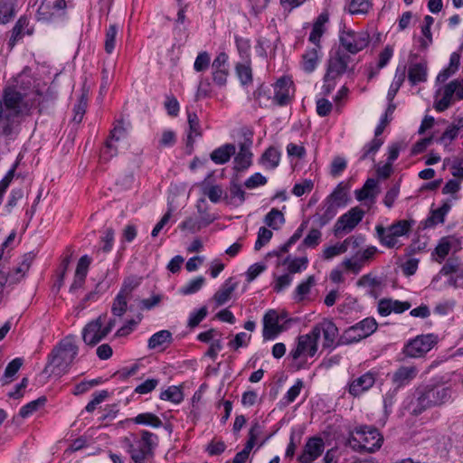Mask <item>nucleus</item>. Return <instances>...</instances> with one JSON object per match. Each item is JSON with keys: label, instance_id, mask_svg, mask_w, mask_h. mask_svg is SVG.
I'll return each mask as SVG.
<instances>
[{"label": "nucleus", "instance_id": "obj_1", "mask_svg": "<svg viewBox=\"0 0 463 463\" xmlns=\"http://www.w3.org/2000/svg\"><path fill=\"white\" fill-rule=\"evenodd\" d=\"M452 393L451 387L442 383L421 385L415 391V401L411 402V412L419 415L427 409L439 407L451 399Z\"/></svg>", "mask_w": 463, "mask_h": 463}, {"label": "nucleus", "instance_id": "obj_2", "mask_svg": "<svg viewBox=\"0 0 463 463\" xmlns=\"http://www.w3.org/2000/svg\"><path fill=\"white\" fill-rule=\"evenodd\" d=\"M78 352L79 348L75 344V336L68 335L64 337L49 354L48 363L43 372L57 376L65 374Z\"/></svg>", "mask_w": 463, "mask_h": 463}, {"label": "nucleus", "instance_id": "obj_3", "mask_svg": "<svg viewBox=\"0 0 463 463\" xmlns=\"http://www.w3.org/2000/svg\"><path fill=\"white\" fill-rule=\"evenodd\" d=\"M139 439L135 438L133 442L126 439L128 444V452L130 454L134 463H145L146 458L152 454L154 448L156 446L157 436L147 430L140 432Z\"/></svg>", "mask_w": 463, "mask_h": 463}, {"label": "nucleus", "instance_id": "obj_4", "mask_svg": "<svg viewBox=\"0 0 463 463\" xmlns=\"http://www.w3.org/2000/svg\"><path fill=\"white\" fill-rule=\"evenodd\" d=\"M318 339V328H312L310 333L298 336L297 346L290 351L289 356L293 360H298L304 354L313 357L317 351Z\"/></svg>", "mask_w": 463, "mask_h": 463}, {"label": "nucleus", "instance_id": "obj_5", "mask_svg": "<svg viewBox=\"0 0 463 463\" xmlns=\"http://www.w3.org/2000/svg\"><path fill=\"white\" fill-rule=\"evenodd\" d=\"M437 344V336L432 334L421 335L410 341L404 347L403 353L412 358L425 355Z\"/></svg>", "mask_w": 463, "mask_h": 463}, {"label": "nucleus", "instance_id": "obj_6", "mask_svg": "<svg viewBox=\"0 0 463 463\" xmlns=\"http://www.w3.org/2000/svg\"><path fill=\"white\" fill-rule=\"evenodd\" d=\"M370 42L368 33L348 31L340 35L341 45L350 53L355 54L364 50Z\"/></svg>", "mask_w": 463, "mask_h": 463}, {"label": "nucleus", "instance_id": "obj_7", "mask_svg": "<svg viewBox=\"0 0 463 463\" xmlns=\"http://www.w3.org/2000/svg\"><path fill=\"white\" fill-rule=\"evenodd\" d=\"M378 324L373 317H366L355 325L348 327L345 335L348 342H358L370 336L377 329Z\"/></svg>", "mask_w": 463, "mask_h": 463}, {"label": "nucleus", "instance_id": "obj_8", "mask_svg": "<svg viewBox=\"0 0 463 463\" xmlns=\"http://www.w3.org/2000/svg\"><path fill=\"white\" fill-rule=\"evenodd\" d=\"M351 57L348 54L335 52L327 61L326 71L324 76V81L335 80L336 78L344 74L348 68Z\"/></svg>", "mask_w": 463, "mask_h": 463}, {"label": "nucleus", "instance_id": "obj_9", "mask_svg": "<svg viewBox=\"0 0 463 463\" xmlns=\"http://www.w3.org/2000/svg\"><path fill=\"white\" fill-rule=\"evenodd\" d=\"M364 211L358 206L351 208L339 217L335 224V233L350 232L363 220Z\"/></svg>", "mask_w": 463, "mask_h": 463}, {"label": "nucleus", "instance_id": "obj_10", "mask_svg": "<svg viewBox=\"0 0 463 463\" xmlns=\"http://www.w3.org/2000/svg\"><path fill=\"white\" fill-rule=\"evenodd\" d=\"M354 434L362 439V447L364 451L373 453L380 449L383 443V437L376 428L363 426L356 428Z\"/></svg>", "mask_w": 463, "mask_h": 463}, {"label": "nucleus", "instance_id": "obj_11", "mask_svg": "<svg viewBox=\"0 0 463 463\" xmlns=\"http://www.w3.org/2000/svg\"><path fill=\"white\" fill-rule=\"evenodd\" d=\"M137 285V283L132 279L124 282L112 303L111 312L114 316L121 317L125 314L128 309V301L131 298L132 292Z\"/></svg>", "mask_w": 463, "mask_h": 463}, {"label": "nucleus", "instance_id": "obj_12", "mask_svg": "<svg viewBox=\"0 0 463 463\" xmlns=\"http://www.w3.org/2000/svg\"><path fill=\"white\" fill-rule=\"evenodd\" d=\"M103 321L104 317L99 316L83 327L82 340L86 345L94 346L107 336V335L103 333Z\"/></svg>", "mask_w": 463, "mask_h": 463}, {"label": "nucleus", "instance_id": "obj_13", "mask_svg": "<svg viewBox=\"0 0 463 463\" xmlns=\"http://www.w3.org/2000/svg\"><path fill=\"white\" fill-rule=\"evenodd\" d=\"M279 314L274 309L269 310L264 315L262 331L264 340H272L284 331V326L279 325Z\"/></svg>", "mask_w": 463, "mask_h": 463}, {"label": "nucleus", "instance_id": "obj_14", "mask_svg": "<svg viewBox=\"0 0 463 463\" xmlns=\"http://www.w3.org/2000/svg\"><path fill=\"white\" fill-rule=\"evenodd\" d=\"M292 80L288 77H281L273 86L274 96L271 102L278 106H285L291 99Z\"/></svg>", "mask_w": 463, "mask_h": 463}, {"label": "nucleus", "instance_id": "obj_15", "mask_svg": "<svg viewBox=\"0 0 463 463\" xmlns=\"http://www.w3.org/2000/svg\"><path fill=\"white\" fill-rule=\"evenodd\" d=\"M324 448L325 444L321 438L312 437L307 441L304 450L298 459L301 463H310L321 456Z\"/></svg>", "mask_w": 463, "mask_h": 463}, {"label": "nucleus", "instance_id": "obj_16", "mask_svg": "<svg viewBox=\"0 0 463 463\" xmlns=\"http://www.w3.org/2000/svg\"><path fill=\"white\" fill-rule=\"evenodd\" d=\"M66 7L65 0H43L37 11L38 20L51 21Z\"/></svg>", "mask_w": 463, "mask_h": 463}, {"label": "nucleus", "instance_id": "obj_17", "mask_svg": "<svg viewBox=\"0 0 463 463\" xmlns=\"http://www.w3.org/2000/svg\"><path fill=\"white\" fill-rule=\"evenodd\" d=\"M252 141L250 138L245 139L240 144V151L234 158V168L238 171L245 170L251 165L252 153L250 146Z\"/></svg>", "mask_w": 463, "mask_h": 463}, {"label": "nucleus", "instance_id": "obj_18", "mask_svg": "<svg viewBox=\"0 0 463 463\" xmlns=\"http://www.w3.org/2000/svg\"><path fill=\"white\" fill-rule=\"evenodd\" d=\"M375 383V376L373 373H365L354 380L349 385V392L353 396H359L369 390Z\"/></svg>", "mask_w": 463, "mask_h": 463}, {"label": "nucleus", "instance_id": "obj_19", "mask_svg": "<svg viewBox=\"0 0 463 463\" xmlns=\"http://www.w3.org/2000/svg\"><path fill=\"white\" fill-rule=\"evenodd\" d=\"M18 116L14 110L7 109L0 102V135L8 136L12 134L14 127L17 122Z\"/></svg>", "mask_w": 463, "mask_h": 463}, {"label": "nucleus", "instance_id": "obj_20", "mask_svg": "<svg viewBox=\"0 0 463 463\" xmlns=\"http://www.w3.org/2000/svg\"><path fill=\"white\" fill-rule=\"evenodd\" d=\"M33 29L29 27V19L27 16H21L12 30V35L9 39L8 45L13 48L16 42L22 39L25 34L31 35Z\"/></svg>", "mask_w": 463, "mask_h": 463}, {"label": "nucleus", "instance_id": "obj_21", "mask_svg": "<svg viewBox=\"0 0 463 463\" xmlns=\"http://www.w3.org/2000/svg\"><path fill=\"white\" fill-rule=\"evenodd\" d=\"M418 372L415 366H401L393 373L392 383L398 387L404 386L417 376Z\"/></svg>", "mask_w": 463, "mask_h": 463}, {"label": "nucleus", "instance_id": "obj_22", "mask_svg": "<svg viewBox=\"0 0 463 463\" xmlns=\"http://www.w3.org/2000/svg\"><path fill=\"white\" fill-rule=\"evenodd\" d=\"M313 328H318L319 336L321 335V333H323L324 347H331L334 345L335 340L338 335V328L332 321H324L323 323L315 326Z\"/></svg>", "mask_w": 463, "mask_h": 463}, {"label": "nucleus", "instance_id": "obj_23", "mask_svg": "<svg viewBox=\"0 0 463 463\" xmlns=\"http://www.w3.org/2000/svg\"><path fill=\"white\" fill-rule=\"evenodd\" d=\"M459 244V241L451 236L442 237L438 245L436 246L434 252L437 255L436 261L441 263L445 258L449 255L450 250Z\"/></svg>", "mask_w": 463, "mask_h": 463}, {"label": "nucleus", "instance_id": "obj_24", "mask_svg": "<svg viewBox=\"0 0 463 463\" xmlns=\"http://www.w3.org/2000/svg\"><path fill=\"white\" fill-rule=\"evenodd\" d=\"M23 95L14 89H8L5 91L4 107L10 110H14L15 115L21 113V104L23 102Z\"/></svg>", "mask_w": 463, "mask_h": 463}, {"label": "nucleus", "instance_id": "obj_25", "mask_svg": "<svg viewBox=\"0 0 463 463\" xmlns=\"http://www.w3.org/2000/svg\"><path fill=\"white\" fill-rule=\"evenodd\" d=\"M236 152V147L233 144H225L216 149H214L211 155V159L218 165H223L227 163L232 155Z\"/></svg>", "mask_w": 463, "mask_h": 463}, {"label": "nucleus", "instance_id": "obj_26", "mask_svg": "<svg viewBox=\"0 0 463 463\" xmlns=\"http://www.w3.org/2000/svg\"><path fill=\"white\" fill-rule=\"evenodd\" d=\"M236 288L237 283L233 282L232 278L228 279L221 287V288L218 291H216V293L213 297L216 305H224L231 298V296Z\"/></svg>", "mask_w": 463, "mask_h": 463}, {"label": "nucleus", "instance_id": "obj_27", "mask_svg": "<svg viewBox=\"0 0 463 463\" xmlns=\"http://www.w3.org/2000/svg\"><path fill=\"white\" fill-rule=\"evenodd\" d=\"M377 184L378 182L375 179H367L364 186L360 190L355 191L356 199L358 201L369 199L372 202H374L378 194Z\"/></svg>", "mask_w": 463, "mask_h": 463}, {"label": "nucleus", "instance_id": "obj_28", "mask_svg": "<svg viewBox=\"0 0 463 463\" xmlns=\"http://www.w3.org/2000/svg\"><path fill=\"white\" fill-rule=\"evenodd\" d=\"M187 120L189 125V132L187 134L186 146L193 147L194 138L202 136V129L199 118L194 112H188Z\"/></svg>", "mask_w": 463, "mask_h": 463}, {"label": "nucleus", "instance_id": "obj_29", "mask_svg": "<svg viewBox=\"0 0 463 463\" xmlns=\"http://www.w3.org/2000/svg\"><path fill=\"white\" fill-rule=\"evenodd\" d=\"M450 210V204L444 203L439 208L431 211L430 215L424 221V228H432L445 222V216Z\"/></svg>", "mask_w": 463, "mask_h": 463}, {"label": "nucleus", "instance_id": "obj_30", "mask_svg": "<svg viewBox=\"0 0 463 463\" xmlns=\"http://www.w3.org/2000/svg\"><path fill=\"white\" fill-rule=\"evenodd\" d=\"M173 342L172 333L168 330H161L154 335L148 339V348L156 349L158 347H166V345H170Z\"/></svg>", "mask_w": 463, "mask_h": 463}, {"label": "nucleus", "instance_id": "obj_31", "mask_svg": "<svg viewBox=\"0 0 463 463\" xmlns=\"http://www.w3.org/2000/svg\"><path fill=\"white\" fill-rule=\"evenodd\" d=\"M408 78L412 85L425 81L427 80L426 62H418L411 64L409 68Z\"/></svg>", "mask_w": 463, "mask_h": 463}, {"label": "nucleus", "instance_id": "obj_32", "mask_svg": "<svg viewBox=\"0 0 463 463\" xmlns=\"http://www.w3.org/2000/svg\"><path fill=\"white\" fill-rule=\"evenodd\" d=\"M456 87L457 82H449L444 86L443 97L434 105V108L437 111L442 112L450 106Z\"/></svg>", "mask_w": 463, "mask_h": 463}, {"label": "nucleus", "instance_id": "obj_33", "mask_svg": "<svg viewBox=\"0 0 463 463\" xmlns=\"http://www.w3.org/2000/svg\"><path fill=\"white\" fill-rule=\"evenodd\" d=\"M338 208L339 207L334 205L333 203L326 200L322 207L323 213H317L315 215L318 226L323 227L326 224H327L335 216Z\"/></svg>", "mask_w": 463, "mask_h": 463}, {"label": "nucleus", "instance_id": "obj_34", "mask_svg": "<svg viewBox=\"0 0 463 463\" xmlns=\"http://www.w3.org/2000/svg\"><path fill=\"white\" fill-rule=\"evenodd\" d=\"M16 0H0V22L9 23L15 15Z\"/></svg>", "mask_w": 463, "mask_h": 463}, {"label": "nucleus", "instance_id": "obj_35", "mask_svg": "<svg viewBox=\"0 0 463 463\" xmlns=\"http://www.w3.org/2000/svg\"><path fill=\"white\" fill-rule=\"evenodd\" d=\"M377 238L379 239L382 245L387 248H394L398 244V238L389 232L388 227L377 225L375 227Z\"/></svg>", "mask_w": 463, "mask_h": 463}, {"label": "nucleus", "instance_id": "obj_36", "mask_svg": "<svg viewBox=\"0 0 463 463\" xmlns=\"http://www.w3.org/2000/svg\"><path fill=\"white\" fill-rule=\"evenodd\" d=\"M326 201L330 202L331 203L339 208L346 204L348 201V195L345 187L343 185L342 183L337 184L335 190L326 198Z\"/></svg>", "mask_w": 463, "mask_h": 463}, {"label": "nucleus", "instance_id": "obj_37", "mask_svg": "<svg viewBox=\"0 0 463 463\" xmlns=\"http://www.w3.org/2000/svg\"><path fill=\"white\" fill-rule=\"evenodd\" d=\"M280 152L274 146H269L261 156V162L269 169H275L280 161Z\"/></svg>", "mask_w": 463, "mask_h": 463}, {"label": "nucleus", "instance_id": "obj_38", "mask_svg": "<svg viewBox=\"0 0 463 463\" xmlns=\"http://www.w3.org/2000/svg\"><path fill=\"white\" fill-rule=\"evenodd\" d=\"M230 195L225 196L224 199L227 200V203L235 206H239L242 204L245 201V192L242 190L241 186L232 182L230 186Z\"/></svg>", "mask_w": 463, "mask_h": 463}, {"label": "nucleus", "instance_id": "obj_39", "mask_svg": "<svg viewBox=\"0 0 463 463\" xmlns=\"http://www.w3.org/2000/svg\"><path fill=\"white\" fill-rule=\"evenodd\" d=\"M405 71H406L405 66H398L397 67L395 76H394V80L391 84V87L387 93V99L389 101L393 100L398 90L403 83V81L405 80Z\"/></svg>", "mask_w": 463, "mask_h": 463}, {"label": "nucleus", "instance_id": "obj_40", "mask_svg": "<svg viewBox=\"0 0 463 463\" xmlns=\"http://www.w3.org/2000/svg\"><path fill=\"white\" fill-rule=\"evenodd\" d=\"M264 222L273 230H279L285 223L284 214L277 208H272L265 216Z\"/></svg>", "mask_w": 463, "mask_h": 463}, {"label": "nucleus", "instance_id": "obj_41", "mask_svg": "<svg viewBox=\"0 0 463 463\" xmlns=\"http://www.w3.org/2000/svg\"><path fill=\"white\" fill-rule=\"evenodd\" d=\"M414 224V221L410 220H400L392 225L388 226L389 232H392L396 238L407 235L412 225Z\"/></svg>", "mask_w": 463, "mask_h": 463}, {"label": "nucleus", "instance_id": "obj_42", "mask_svg": "<svg viewBox=\"0 0 463 463\" xmlns=\"http://www.w3.org/2000/svg\"><path fill=\"white\" fill-rule=\"evenodd\" d=\"M317 49L318 48L316 47L312 48L311 50L304 53L302 56V68L305 71L308 73L312 72L317 67L318 60Z\"/></svg>", "mask_w": 463, "mask_h": 463}, {"label": "nucleus", "instance_id": "obj_43", "mask_svg": "<svg viewBox=\"0 0 463 463\" xmlns=\"http://www.w3.org/2000/svg\"><path fill=\"white\" fill-rule=\"evenodd\" d=\"M137 424H143L154 428L162 426V420L155 414L146 412L140 413L132 420Z\"/></svg>", "mask_w": 463, "mask_h": 463}, {"label": "nucleus", "instance_id": "obj_44", "mask_svg": "<svg viewBox=\"0 0 463 463\" xmlns=\"http://www.w3.org/2000/svg\"><path fill=\"white\" fill-rule=\"evenodd\" d=\"M236 73L242 85L251 83L252 71L249 61L238 63L236 65Z\"/></svg>", "mask_w": 463, "mask_h": 463}, {"label": "nucleus", "instance_id": "obj_45", "mask_svg": "<svg viewBox=\"0 0 463 463\" xmlns=\"http://www.w3.org/2000/svg\"><path fill=\"white\" fill-rule=\"evenodd\" d=\"M46 401L47 400L45 396H41L38 399L28 402L20 409L19 415L22 418L28 417L29 415L36 411L39 408L43 407L45 404Z\"/></svg>", "mask_w": 463, "mask_h": 463}, {"label": "nucleus", "instance_id": "obj_46", "mask_svg": "<svg viewBox=\"0 0 463 463\" xmlns=\"http://www.w3.org/2000/svg\"><path fill=\"white\" fill-rule=\"evenodd\" d=\"M160 399L169 401L174 403H179L183 401L184 394L179 387L173 385L161 392Z\"/></svg>", "mask_w": 463, "mask_h": 463}, {"label": "nucleus", "instance_id": "obj_47", "mask_svg": "<svg viewBox=\"0 0 463 463\" xmlns=\"http://www.w3.org/2000/svg\"><path fill=\"white\" fill-rule=\"evenodd\" d=\"M370 3L368 0H351L347 11L351 14H364L368 13Z\"/></svg>", "mask_w": 463, "mask_h": 463}, {"label": "nucleus", "instance_id": "obj_48", "mask_svg": "<svg viewBox=\"0 0 463 463\" xmlns=\"http://www.w3.org/2000/svg\"><path fill=\"white\" fill-rule=\"evenodd\" d=\"M22 365V358H14L7 364L3 377L4 384H7L11 382V380L9 379H12L15 375V373L19 371Z\"/></svg>", "mask_w": 463, "mask_h": 463}, {"label": "nucleus", "instance_id": "obj_49", "mask_svg": "<svg viewBox=\"0 0 463 463\" xmlns=\"http://www.w3.org/2000/svg\"><path fill=\"white\" fill-rule=\"evenodd\" d=\"M460 266L461 261L458 257H449L441 268L439 273L444 276H449L452 273L458 272Z\"/></svg>", "mask_w": 463, "mask_h": 463}, {"label": "nucleus", "instance_id": "obj_50", "mask_svg": "<svg viewBox=\"0 0 463 463\" xmlns=\"http://www.w3.org/2000/svg\"><path fill=\"white\" fill-rule=\"evenodd\" d=\"M204 278L200 276L190 280L185 286L180 288V293L183 295L194 294L201 289L204 284Z\"/></svg>", "mask_w": 463, "mask_h": 463}, {"label": "nucleus", "instance_id": "obj_51", "mask_svg": "<svg viewBox=\"0 0 463 463\" xmlns=\"http://www.w3.org/2000/svg\"><path fill=\"white\" fill-rule=\"evenodd\" d=\"M118 34V27L110 24L106 31L105 51L107 53H112L115 48L116 36Z\"/></svg>", "mask_w": 463, "mask_h": 463}, {"label": "nucleus", "instance_id": "obj_52", "mask_svg": "<svg viewBox=\"0 0 463 463\" xmlns=\"http://www.w3.org/2000/svg\"><path fill=\"white\" fill-rule=\"evenodd\" d=\"M87 101H88L87 94L82 93L81 96L80 97L78 104L75 105V107L73 109L74 117H73L72 120L77 124L80 123L83 118V116L86 112Z\"/></svg>", "mask_w": 463, "mask_h": 463}, {"label": "nucleus", "instance_id": "obj_53", "mask_svg": "<svg viewBox=\"0 0 463 463\" xmlns=\"http://www.w3.org/2000/svg\"><path fill=\"white\" fill-rule=\"evenodd\" d=\"M34 256L32 253H27L24 256L23 261L20 263L18 267L14 269V272L11 275H14L15 278H19V280L24 276V274L28 271Z\"/></svg>", "mask_w": 463, "mask_h": 463}, {"label": "nucleus", "instance_id": "obj_54", "mask_svg": "<svg viewBox=\"0 0 463 463\" xmlns=\"http://www.w3.org/2000/svg\"><path fill=\"white\" fill-rule=\"evenodd\" d=\"M273 233L266 227H260L258 231V238L255 241V250H260L265 244H267L272 238Z\"/></svg>", "mask_w": 463, "mask_h": 463}, {"label": "nucleus", "instance_id": "obj_55", "mask_svg": "<svg viewBox=\"0 0 463 463\" xmlns=\"http://www.w3.org/2000/svg\"><path fill=\"white\" fill-rule=\"evenodd\" d=\"M322 233L318 229H311L302 241V244L307 248L317 247L321 241Z\"/></svg>", "mask_w": 463, "mask_h": 463}, {"label": "nucleus", "instance_id": "obj_56", "mask_svg": "<svg viewBox=\"0 0 463 463\" xmlns=\"http://www.w3.org/2000/svg\"><path fill=\"white\" fill-rule=\"evenodd\" d=\"M383 145V140L375 137L370 143L364 146L361 160H364L371 155H374Z\"/></svg>", "mask_w": 463, "mask_h": 463}, {"label": "nucleus", "instance_id": "obj_57", "mask_svg": "<svg viewBox=\"0 0 463 463\" xmlns=\"http://www.w3.org/2000/svg\"><path fill=\"white\" fill-rule=\"evenodd\" d=\"M207 313L206 307H202L198 311L191 313L188 319V326L192 328L197 326L206 317Z\"/></svg>", "mask_w": 463, "mask_h": 463}, {"label": "nucleus", "instance_id": "obj_58", "mask_svg": "<svg viewBox=\"0 0 463 463\" xmlns=\"http://www.w3.org/2000/svg\"><path fill=\"white\" fill-rule=\"evenodd\" d=\"M127 136V128L125 127L124 121L122 119L117 120L113 129L110 131L111 139H115V141H119L122 138H125Z\"/></svg>", "mask_w": 463, "mask_h": 463}, {"label": "nucleus", "instance_id": "obj_59", "mask_svg": "<svg viewBox=\"0 0 463 463\" xmlns=\"http://www.w3.org/2000/svg\"><path fill=\"white\" fill-rule=\"evenodd\" d=\"M346 160L341 156H336L333 159L330 167V174L332 176L336 177L346 168Z\"/></svg>", "mask_w": 463, "mask_h": 463}, {"label": "nucleus", "instance_id": "obj_60", "mask_svg": "<svg viewBox=\"0 0 463 463\" xmlns=\"http://www.w3.org/2000/svg\"><path fill=\"white\" fill-rule=\"evenodd\" d=\"M315 283L314 276H309L305 281L300 283L296 288V296L298 298V300H301L305 295H307L311 287Z\"/></svg>", "mask_w": 463, "mask_h": 463}, {"label": "nucleus", "instance_id": "obj_61", "mask_svg": "<svg viewBox=\"0 0 463 463\" xmlns=\"http://www.w3.org/2000/svg\"><path fill=\"white\" fill-rule=\"evenodd\" d=\"M142 316H137V320L130 319L128 320L124 326H122L115 334V336L122 337L129 335L133 330L134 327L141 321Z\"/></svg>", "mask_w": 463, "mask_h": 463}, {"label": "nucleus", "instance_id": "obj_62", "mask_svg": "<svg viewBox=\"0 0 463 463\" xmlns=\"http://www.w3.org/2000/svg\"><path fill=\"white\" fill-rule=\"evenodd\" d=\"M203 194L208 196L212 203H218L223 194V191L219 185H211L204 188Z\"/></svg>", "mask_w": 463, "mask_h": 463}, {"label": "nucleus", "instance_id": "obj_63", "mask_svg": "<svg viewBox=\"0 0 463 463\" xmlns=\"http://www.w3.org/2000/svg\"><path fill=\"white\" fill-rule=\"evenodd\" d=\"M346 251L345 245L342 243L326 247L323 251V256L326 260L332 259L335 256L345 253Z\"/></svg>", "mask_w": 463, "mask_h": 463}, {"label": "nucleus", "instance_id": "obj_64", "mask_svg": "<svg viewBox=\"0 0 463 463\" xmlns=\"http://www.w3.org/2000/svg\"><path fill=\"white\" fill-rule=\"evenodd\" d=\"M210 64V56L206 52H201L197 55L194 68L196 71H205Z\"/></svg>", "mask_w": 463, "mask_h": 463}]
</instances>
